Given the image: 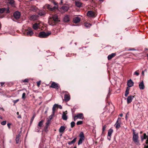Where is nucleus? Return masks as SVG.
Segmentation results:
<instances>
[{"mask_svg":"<svg viewBox=\"0 0 148 148\" xmlns=\"http://www.w3.org/2000/svg\"><path fill=\"white\" fill-rule=\"evenodd\" d=\"M41 81H39L37 82V85L38 87H39Z\"/></svg>","mask_w":148,"mask_h":148,"instance_id":"09e8293b","label":"nucleus"},{"mask_svg":"<svg viewBox=\"0 0 148 148\" xmlns=\"http://www.w3.org/2000/svg\"><path fill=\"white\" fill-rule=\"evenodd\" d=\"M58 105L57 104H55L53 106L52 108L53 113V114H54L55 111L56 110V108H58Z\"/></svg>","mask_w":148,"mask_h":148,"instance_id":"bb28decb","label":"nucleus"},{"mask_svg":"<svg viewBox=\"0 0 148 148\" xmlns=\"http://www.w3.org/2000/svg\"><path fill=\"white\" fill-rule=\"evenodd\" d=\"M134 84V82L131 79L128 80L127 82V85L129 87H131Z\"/></svg>","mask_w":148,"mask_h":148,"instance_id":"9b49d317","label":"nucleus"},{"mask_svg":"<svg viewBox=\"0 0 148 148\" xmlns=\"http://www.w3.org/2000/svg\"><path fill=\"white\" fill-rule=\"evenodd\" d=\"M43 125V121L42 120L39 122L38 124V126L41 127H42Z\"/></svg>","mask_w":148,"mask_h":148,"instance_id":"f704fd0d","label":"nucleus"},{"mask_svg":"<svg viewBox=\"0 0 148 148\" xmlns=\"http://www.w3.org/2000/svg\"><path fill=\"white\" fill-rule=\"evenodd\" d=\"M4 82H2L1 83V86H2L4 84Z\"/></svg>","mask_w":148,"mask_h":148,"instance_id":"bf43d9fd","label":"nucleus"},{"mask_svg":"<svg viewBox=\"0 0 148 148\" xmlns=\"http://www.w3.org/2000/svg\"><path fill=\"white\" fill-rule=\"evenodd\" d=\"M79 136L80 137V138L85 139L84 135L82 132H81L80 133Z\"/></svg>","mask_w":148,"mask_h":148,"instance_id":"c85d7f7f","label":"nucleus"},{"mask_svg":"<svg viewBox=\"0 0 148 148\" xmlns=\"http://www.w3.org/2000/svg\"><path fill=\"white\" fill-rule=\"evenodd\" d=\"M34 116H33V117H32V119H31V121H33V119H34Z\"/></svg>","mask_w":148,"mask_h":148,"instance_id":"e2e57ef3","label":"nucleus"},{"mask_svg":"<svg viewBox=\"0 0 148 148\" xmlns=\"http://www.w3.org/2000/svg\"><path fill=\"white\" fill-rule=\"evenodd\" d=\"M58 108H59L60 109H62V107L61 105H58Z\"/></svg>","mask_w":148,"mask_h":148,"instance_id":"5fc2aeb1","label":"nucleus"},{"mask_svg":"<svg viewBox=\"0 0 148 148\" xmlns=\"http://www.w3.org/2000/svg\"><path fill=\"white\" fill-rule=\"evenodd\" d=\"M20 135L18 134L17 136H16V144H18L19 142V137Z\"/></svg>","mask_w":148,"mask_h":148,"instance_id":"7c9ffc66","label":"nucleus"},{"mask_svg":"<svg viewBox=\"0 0 148 148\" xmlns=\"http://www.w3.org/2000/svg\"><path fill=\"white\" fill-rule=\"evenodd\" d=\"M51 120H50V119L49 118V119H48L47 121H49V122H50Z\"/></svg>","mask_w":148,"mask_h":148,"instance_id":"338daca9","label":"nucleus"},{"mask_svg":"<svg viewBox=\"0 0 148 148\" xmlns=\"http://www.w3.org/2000/svg\"><path fill=\"white\" fill-rule=\"evenodd\" d=\"M51 34L50 32L46 33L44 32H42L39 33L38 36L40 38H46L48 37Z\"/></svg>","mask_w":148,"mask_h":148,"instance_id":"7ed1b4c3","label":"nucleus"},{"mask_svg":"<svg viewBox=\"0 0 148 148\" xmlns=\"http://www.w3.org/2000/svg\"><path fill=\"white\" fill-rule=\"evenodd\" d=\"M46 14V12L44 10H40L38 13V16H44Z\"/></svg>","mask_w":148,"mask_h":148,"instance_id":"4468645a","label":"nucleus"},{"mask_svg":"<svg viewBox=\"0 0 148 148\" xmlns=\"http://www.w3.org/2000/svg\"><path fill=\"white\" fill-rule=\"evenodd\" d=\"M65 129V127L64 126H61L59 129V132L60 133H63Z\"/></svg>","mask_w":148,"mask_h":148,"instance_id":"412c9836","label":"nucleus"},{"mask_svg":"<svg viewBox=\"0 0 148 148\" xmlns=\"http://www.w3.org/2000/svg\"><path fill=\"white\" fill-rule=\"evenodd\" d=\"M19 101V99H18L16 100H14L13 101V102L14 103V104H15L17 102Z\"/></svg>","mask_w":148,"mask_h":148,"instance_id":"49530a36","label":"nucleus"},{"mask_svg":"<svg viewBox=\"0 0 148 148\" xmlns=\"http://www.w3.org/2000/svg\"><path fill=\"white\" fill-rule=\"evenodd\" d=\"M127 115H129V112H127V114L125 116V119H126V120H127Z\"/></svg>","mask_w":148,"mask_h":148,"instance_id":"603ef678","label":"nucleus"},{"mask_svg":"<svg viewBox=\"0 0 148 148\" xmlns=\"http://www.w3.org/2000/svg\"><path fill=\"white\" fill-rule=\"evenodd\" d=\"M17 118H19V119L21 118V115H18V116H17Z\"/></svg>","mask_w":148,"mask_h":148,"instance_id":"13d9d810","label":"nucleus"},{"mask_svg":"<svg viewBox=\"0 0 148 148\" xmlns=\"http://www.w3.org/2000/svg\"><path fill=\"white\" fill-rule=\"evenodd\" d=\"M120 116H121V117H122L123 116V114H120V115H119Z\"/></svg>","mask_w":148,"mask_h":148,"instance_id":"680f3d73","label":"nucleus"},{"mask_svg":"<svg viewBox=\"0 0 148 148\" xmlns=\"http://www.w3.org/2000/svg\"><path fill=\"white\" fill-rule=\"evenodd\" d=\"M46 7L48 8V9L50 10L51 11V10L52 8V6L50 5L49 4H48L47 5Z\"/></svg>","mask_w":148,"mask_h":148,"instance_id":"c9c22d12","label":"nucleus"},{"mask_svg":"<svg viewBox=\"0 0 148 148\" xmlns=\"http://www.w3.org/2000/svg\"><path fill=\"white\" fill-rule=\"evenodd\" d=\"M71 55H72L71 54H69L68 53L66 55V56L67 57H68V56L71 57Z\"/></svg>","mask_w":148,"mask_h":148,"instance_id":"6e6d98bb","label":"nucleus"},{"mask_svg":"<svg viewBox=\"0 0 148 148\" xmlns=\"http://www.w3.org/2000/svg\"><path fill=\"white\" fill-rule=\"evenodd\" d=\"M11 125V123H8L7 124V126L10 129V125Z\"/></svg>","mask_w":148,"mask_h":148,"instance_id":"3c124183","label":"nucleus"},{"mask_svg":"<svg viewBox=\"0 0 148 148\" xmlns=\"http://www.w3.org/2000/svg\"><path fill=\"white\" fill-rule=\"evenodd\" d=\"M134 97V96L132 95H130L129 96L127 99V103H131Z\"/></svg>","mask_w":148,"mask_h":148,"instance_id":"f8f14e48","label":"nucleus"},{"mask_svg":"<svg viewBox=\"0 0 148 148\" xmlns=\"http://www.w3.org/2000/svg\"><path fill=\"white\" fill-rule=\"evenodd\" d=\"M50 123V122H49V121H48L47 120V122L46 123V124L47 125H49V124Z\"/></svg>","mask_w":148,"mask_h":148,"instance_id":"864d4df0","label":"nucleus"},{"mask_svg":"<svg viewBox=\"0 0 148 148\" xmlns=\"http://www.w3.org/2000/svg\"><path fill=\"white\" fill-rule=\"evenodd\" d=\"M39 24L38 23H35L33 25V28L35 30L38 29L39 27Z\"/></svg>","mask_w":148,"mask_h":148,"instance_id":"4be33fe9","label":"nucleus"},{"mask_svg":"<svg viewBox=\"0 0 148 148\" xmlns=\"http://www.w3.org/2000/svg\"><path fill=\"white\" fill-rule=\"evenodd\" d=\"M6 10V8H0V13H3Z\"/></svg>","mask_w":148,"mask_h":148,"instance_id":"72a5a7b5","label":"nucleus"},{"mask_svg":"<svg viewBox=\"0 0 148 148\" xmlns=\"http://www.w3.org/2000/svg\"><path fill=\"white\" fill-rule=\"evenodd\" d=\"M85 26L87 28L90 27V26H91V24L88 23H84Z\"/></svg>","mask_w":148,"mask_h":148,"instance_id":"c756f323","label":"nucleus"},{"mask_svg":"<svg viewBox=\"0 0 148 148\" xmlns=\"http://www.w3.org/2000/svg\"><path fill=\"white\" fill-rule=\"evenodd\" d=\"M70 16L67 15L65 16L63 18L64 21L66 22H68L70 21Z\"/></svg>","mask_w":148,"mask_h":148,"instance_id":"2eb2a0df","label":"nucleus"},{"mask_svg":"<svg viewBox=\"0 0 148 148\" xmlns=\"http://www.w3.org/2000/svg\"><path fill=\"white\" fill-rule=\"evenodd\" d=\"M139 88L140 90H143L145 88V86L144 84L143 81H142L140 82L139 85Z\"/></svg>","mask_w":148,"mask_h":148,"instance_id":"dca6fc26","label":"nucleus"},{"mask_svg":"<svg viewBox=\"0 0 148 148\" xmlns=\"http://www.w3.org/2000/svg\"><path fill=\"white\" fill-rule=\"evenodd\" d=\"M77 139L76 138H75L74 139L71 141H69L68 142V144L69 145H71L72 144L74 143L76 141Z\"/></svg>","mask_w":148,"mask_h":148,"instance_id":"cd10ccee","label":"nucleus"},{"mask_svg":"<svg viewBox=\"0 0 148 148\" xmlns=\"http://www.w3.org/2000/svg\"><path fill=\"white\" fill-rule=\"evenodd\" d=\"M75 5L78 7H80L82 6V3L79 1H75Z\"/></svg>","mask_w":148,"mask_h":148,"instance_id":"aec40b11","label":"nucleus"},{"mask_svg":"<svg viewBox=\"0 0 148 148\" xmlns=\"http://www.w3.org/2000/svg\"><path fill=\"white\" fill-rule=\"evenodd\" d=\"M121 122V118L119 117L118 118L117 120L116 121V123L115 124V126L117 129L119 128L120 127V123Z\"/></svg>","mask_w":148,"mask_h":148,"instance_id":"0eeeda50","label":"nucleus"},{"mask_svg":"<svg viewBox=\"0 0 148 148\" xmlns=\"http://www.w3.org/2000/svg\"><path fill=\"white\" fill-rule=\"evenodd\" d=\"M58 16L56 14L54 15L52 17H50L49 18L48 23L50 25L53 26L55 25V23L58 21Z\"/></svg>","mask_w":148,"mask_h":148,"instance_id":"f257e3e1","label":"nucleus"},{"mask_svg":"<svg viewBox=\"0 0 148 148\" xmlns=\"http://www.w3.org/2000/svg\"><path fill=\"white\" fill-rule=\"evenodd\" d=\"M39 16L38 15H33L31 16L30 18V20H31L35 21L37 19Z\"/></svg>","mask_w":148,"mask_h":148,"instance_id":"9d476101","label":"nucleus"},{"mask_svg":"<svg viewBox=\"0 0 148 148\" xmlns=\"http://www.w3.org/2000/svg\"><path fill=\"white\" fill-rule=\"evenodd\" d=\"M146 138H147H147H148V136H147L146 133H144L143 136H141V140L142 141H143L144 139H145Z\"/></svg>","mask_w":148,"mask_h":148,"instance_id":"b1692460","label":"nucleus"},{"mask_svg":"<svg viewBox=\"0 0 148 148\" xmlns=\"http://www.w3.org/2000/svg\"><path fill=\"white\" fill-rule=\"evenodd\" d=\"M22 99L24 100L26 98L25 93L24 92L22 94Z\"/></svg>","mask_w":148,"mask_h":148,"instance_id":"e433bc0d","label":"nucleus"},{"mask_svg":"<svg viewBox=\"0 0 148 148\" xmlns=\"http://www.w3.org/2000/svg\"><path fill=\"white\" fill-rule=\"evenodd\" d=\"M64 99L65 101H69L70 99V95L69 94H66L64 95Z\"/></svg>","mask_w":148,"mask_h":148,"instance_id":"f3484780","label":"nucleus"},{"mask_svg":"<svg viewBox=\"0 0 148 148\" xmlns=\"http://www.w3.org/2000/svg\"><path fill=\"white\" fill-rule=\"evenodd\" d=\"M5 11H6V12L7 13H10L9 8L8 7L7 8H6V10Z\"/></svg>","mask_w":148,"mask_h":148,"instance_id":"c03bdc74","label":"nucleus"},{"mask_svg":"<svg viewBox=\"0 0 148 148\" xmlns=\"http://www.w3.org/2000/svg\"><path fill=\"white\" fill-rule=\"evenodd\" d=\"M57 8V7L56 6H54L53 7L52 6V8L51 9V11L55 10Z\"/></svg>","mask_w":148,"mask_h":148,"instance_id":"de8ad7c7","label":"nucleus"},{"mask_svg":"<svg viewBox=\"0 0 148 148\" xmlns=\"http://www.w3.org/2000/svg\"><path fill=\"white\" fill-rule=\"evenodd\" d=\"M60 3L61 4L63 3V0H61Z\"/></svg>","mask_w":148,"mask_h":148,"instance_id":"0e129e2a","label":"nucleus"},{"mask_svg":"<svg viewBox=\"0 0 148 148\" xmlns=\"http://www.w3.org/2000/svg\"><path fill=\"white\" fill-rule=\"evenodd\" d=\"M106 125H105L103 126L102 131V133H103L104 131L106 129Z\"/></svg>","mask_w":148,"mask_h":148,"instance_id":"4c0bfd02","label":"nucleus"},{"mask_svg":"<svg viewBox=\"0 0 148 148\" xmlns=\"http://www.w3.org/2000/svg\"><path fill=\"white\" fill-rule=\"evenodd\" d=\"M138 70L136 71L134 73V75H135L137 76H138L139 73L138 72Z\"/></svg>","mask_w":148,"mask_h":148,"instance_id":"79ce46f5","label":"nucleus"},{"mask_svg":"<svg viewBox=\"0 0 148 148\" xmlns=\"http://www.w3.org/2000/svg\"><path fill=\"white\" fill-rule=\"evenodd\" d=\"M6 121H2L1 123V124L2 125H6Z\"/></svg>","mask_w":148,"mask_h":148,"instance_id":"a19ab883","label":"nucleus"},{"mask_svg":"<svg viewBox=\"0 0 148 148\" xmlns=\"http://www.w3.org/2000/svg\"><path fill=\"white\" fill-rule=\"evenodd\" d=\"M28 82V79H26L23 81V82Z\"/></svg>","mask_w":148,"mask_h":148,"instance_id":"8fccbe9b","label":"nucleus"},{"mask_svg":"<svg viewBox=\"0 0 148 148\" xmlns=\"http://www.w3.org/2000/svg\"><path fill=\"white\" fill-rule=\"evenodd\" d=\"M129 93V91L128 90H126L125 92V97H127Z\"/></svg>","mask_w":148,"mask_h":148,"instance_id":"37998d69","label":"nucleus"},{"mask_svg":"<svg viewBox=\"0 0 148 148\" xmlns=\"http://www.w3.org/2000/svg\"><path fill=\"white\" fill-rule=\"evenodd\" d=\"M50 87L57 89H58L59 88V86L58 84L54 82H52L51 84V85Z\"/></svg>","mask_w":148,"mask_h":148,"instance_id":"6e6552de","label":"nucleus"},{"mask_svg":"<svg viewBox=\"0 0 148 148\" xmlns=\"http://www.w3.org/2000/svg\"><path fill=\"white\" fill-rule=\"evenodd\" d=\"M21 14L18 11H16L13 14V16L14 18L16 19L20 18Z\"/></svg>","mask_w":148,"mask_h":148,"instance_id":"39448f33","label":"nucleus"},{"mask_svg":"<svg viewBox=\"0 0 148 148\" xmlns=\"http://www.w3.org/2000/svg\"><path fill=\"white\" fill-rule=\"evenodd\" d=\"M0 119H3L2 117V116H0Z\"/></svg>","mask_w":148,"mask_h":148,"instance_id":"774afa93","label":"nucleus"},{"mask_svg":"<svg viewBox=\"0 0 148 148\" xmlns=\"http://www.w3.org/2000/svg\"><path fill=\"white\" fill-rule=\"evenodd\" d=\"M87 15L89 17H94L95 16V12L91 10L88 11L87 13Z\"/></svg>","mask_w":148,"mask_h":148,"instance_id":"423d86ee","label":"nucleus"},{"mask_svg":"<svg viewBox=\"0 0 148 148\" xmlns=\"http://www.w3.org/2000/svg\"><path fill=\"white\" fill-rule=\"evenodd\" d=\"M54 114H53V113L52 112V114L49 116V118L50 119V120H51L54 116Z\"/></svg>","mask_w":148,"mask_h":148,"instance_id":"a18cd8bd","label":"nucleus"},{"mask_svg":"<svg viewBox=\"0 0 148 148\" xmlns=\"http://www.w3.org/2000/svg\"><path fill=\"white\" fill-rule=\"evenodd\" d=\"M83 118L84 116L83 114L82 113H80L76 115H75L74 116V120L75 121L77 119H82Z\"/></svg>","mask_w":148,"mask_h":148,"instance_id":"20e7f679","label":"nucleus"},{"mask_svg":"<svg viewBox=\"0 0 148 148\" xmlns=\"http://www.w3.org/2000/svg\"><path fill=\"white\" fill-rule=\"evenodd\" d=\"M34 34L32 29L30 28L29 30L27 32V36H32Z\"/></svg>","mask_w":148,"mask_h":148,"instance_id":"a211bd4d","label":"nucleus"},{"mask_svg":"<svg viewBox=\"0 0 148 148\" xmlns=\"http://www.w3.org/2000/svg\"><path fill=\"white\" fill-rule=\"evenodd\" d=\"M75 123L74 122H73V121L71 123V127L72 128L73 127L75 126Z\"/></svg>","mask_w":148,"mask_h":148,"instance_id":"58836bf2","label":"nucleus"},{"mask_svg":"<svg viewBox=\"0 0 148 148\" xmlns=\"http://www.w3.org/2000/svg\"><path fill=\"white\" fill-rule=\"evenodd\" d=\"M62 118L64 120H66L67 119V116L64 112L63 113Z\"/></svg>","mask_w":148,"mask_h":148,"instance_id":"393cba45","label":"nucleus"},{"mask_svg":"<svg viewBox=\"0 0 148 148\" xmlns=\"http://www.w3.org/2000/svg\"><path fill=\"white\" fill-rule=\"evenodd\" d=\"M83 123V121H77L76 123L78 125H80L82 124Z\"/></svg>","mask_w":148,"mask_h":148,"instance_id":"ea45409f","label":"nucleus"},{"mask_svg":"<svg viewBox=\"0 0 148 148\" xmlns=\"http://www.w3.org/2000/svg\"><path fill=\"white\" fill-rule=\"evenodd\" d=\"M113 130L111 128H110L108 132V136L109 137H111V135L113 132Z\"/></svg>","mask_w":148,"mask_h":148,"instance_id":"a878e982","label":"nucleus"},{"mask_svg":"<svg viewBox=\"0 0 148 148\" xmlns=\"http://www.w3.org/2000/svg\"><path fill=\"white\" fill-rule=\"evenodd\" d=\"M84 139L79 138L78 143V145H79L82 144L83 141H84Z\"/></svg>","mask_w":148,"mask_h":148,"instance_id":"2f4dec72","label":"nucleus"},{"mask_svg":"<svg viewBox=\"0 0 148 148\" xmlns=\"http://www.w3.org/2000/svg\"><path fill=\"white\" fill-rule=\"evenodd\" d=\"M7 3L12 6L14 5L15 1L14 0H7Z\"/></svg>","mask_w":148,"mask_h":148,"instance_id":"6ab92c4d","label":"nucleus"},{"mask_svg":"<svg viewBox=\"0 0 148 148\" xmlns=\"http://www.w3.org/2000/svg\"><path fill=\"white\" fill-rule=\"evenodd\" d=\"M31 10L32 11L36 12L37 10V8L35 7H32L31 8Z\"/></svg>","mask_w":148,"mask_h":148,"instance_id":"473e14b6","label":"nucleus"},{"mask_svg":"<svg viewBox=\"0 0 148 148\" xmlns=\"http://www.w3.org/2000/svg\"><path fill=\"white\" fill-rule=\"evenodd\" d=\"M40 131V130L39 129V128L38 127V129L35 130V131L37 132H39Z\"/></svg>","mask_w":148,"mask_h":148,"instance_id":"4d7b16f0","label":"nucleus"},{"mask_svg":"<svg viewBox=\"0 0 148 148\" xmlns=\"http://www.w3.org/2000/svg\"><path fill=\"white\" fill-rule=\"evenodd\" d=\"M133 138L132 140L133 141L136 145H140L139 140H138V133H136L135 132V130L134 129L133 130Z\"/></svg>","mask_w":148,"mask_h":148,"instance_id":"f03ea898","label":"nucleus"},{"mask_svg":"<svg viewBox=\"0 0 148 148\" xmlns=\"http://www.w3.org/2000/svg\"><path fill=\"white\" fill-rule=\"evenodd\" d=\"M116 55L115 53H112L110 55L108 56V60H110L113 57H114Z\"/></svg>","mask_w":148,"mask_h":148,"instance_id":"5701e85b","label":"nucleus"},{"mask_svg":"<svg viewBox=\"0 0 148 148\" xmlns=\"http://www.w3.org/2000/svg\"><path fill=\"white\" fill-rule=\"evenodd\" d=\"M130 88L128 87H127L126 90H128V91H129Z\"/></svg>","mask_w":148,"mask_h":148,"instance_id":"052dcab7","label":"nucleus"},{"mask_svg":"<svg viewBox=\"0 0 148 148\" xmlns=\"http://www.w3.org/2000/svg\"><path fill=\"white\" fill-rule=\"evenodd\" d=\"M69 9V7L67 5H64L62 6L61 8V10H63L64 12H67Z\"/></svg>","mask_w":148,"mask_h":148,"instance_id":"ddd939ff","label":"nucleus"},{"mask_svg":"<svg viewBox=\"0 0 148 148\" xmlns=\"http://www.w3.org/2000/svg\"><path fill=\"white\" fill-rule=\"evenodd\" d=\"M81 20V18L79 17H75L73 18V22L74 23H77L79 22Z\"/></svg>","mask_w":148,"mask_h":148,"instance_id":"1a4fd4ad","label":"nucleus"},{"mask_svg":"<svg viewBox=\"0 0 148 148\" xmlns=\"http://www.w3.org/2000/svg\"><path fill=\"white\" fill-rule=\"evenodd\" d=\"M110 138H109V137H108V139L109 140H110V138H111V137H109Z\"/></svg>","mask_w":148,"mask_h":148,"instance_id":"69168bd1","label":"nucleus"}]
</instances>
